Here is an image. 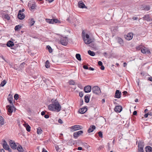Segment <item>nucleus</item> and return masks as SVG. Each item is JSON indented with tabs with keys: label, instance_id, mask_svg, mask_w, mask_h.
<instances>
[{
	"label": "nucleus",
	"instance_id": "2eb2a0df",
	"mask_svg": "<svg viewBox=\"0 0 152 152\" xmlns=\"http://www.w3.org/2000/svg\"><path fill=\"white\" fill-rule=\"evenodd\" d=\"M122 109V108L121 106H117L115 107L114 110L117 112L120 113Z\"/></svg>",
	"mask_w": 152,
	"mask_h": 152
},
{
	"label": "nucleus",
	"instance_id": "7c9ffc66",
	"mask_svg": "<svg viewBox=\"0 0 152 152\" xmlns=\"http://www.w3.org/2000/svg\"><path fill=\"white\" fill-rule=\"evenodd\" d=\"M26 126H25L26 127V130L28 132H29L30 131L31 127H30L29 125L27 124H26Z\"/></svg>",
	"mask_w": 152,
	"mask_h": 152
},
{
	"label": "nucleus",
	"instance_id": "f257e3e1",
	"mask_svg": "<svg viewBox=\"0 0 152 152\" xmlns=\"http://www.w3.org/2000/svg\"><path fill=\"white\" fill-rule=\"evenodd\" d=\"M48 109L51 111H56L57 112L61 110V106L58 102L56 100L55 102L53 104L48 106Z\"/></svg>",
	"mask_w": 152,
	"mask_h": 152
},
{
	"label": "nucleus",
	"instance_id": "dca6fc26",
	"mask_svg": "<svg viewBox=\"0 0 152 152\" xmlns=\"http://www.w3.org/2000/svg\"><path fill=\"white\" fill-rule=\"evenodd\" d=\"M87 108L86 107H85L79 109L78 112L81 114H84L87 111Z\"/></svg>",
	"mask_w": 152,
	"mask_h": 152
},
{
	"label": "nucleus",
	"instance_id": "09e8293b",
	"mask_svg": "<svg viewBox=\"0 0 152 152\" xmlns=\"http://www.w3.org/2000/svg\"><path fill=\"white\" fill-rule=\"evenodd\" d=\"M138 152H144V150L143 148H140V149H138Z\"/></svg>",
	"mask_w": 152,
	"mask_h": 152
},
{
	"label": "nucleus",
	"instance_id": "f3484780",
	"mask_svg": "<svg viewBox=\"0 0 152 152\" xmlns=\"http://www.w3.org/2000/svg\"><path fill=\"white\" fill-rule=\"evenodd\" d=\"M144 142L142 141H139L138 144V149L143 148L144 146Z\"/></svg>",
	"mask_w": 152,
	"mask_h": 152
},
{
	"label": "nucleus",
	"instance_id": "5701e85b",
	"mask_svg": "<svg viewBox=\"0 0 152 152\" xmlns=\"http://www.w3.org/2000/svg\"><path fill=\"white\" fill-rule=\"evenodd\" d=\"M143 18L144 20H145L147 21H150V18L149 15H145Z\"/></svg>",
	"mask_w": 152,
	"mask_h": 152
},
{
	"label": "nucleus",
	"instance_id": "c756f323",
	"mask_svg": "<svg viewBox=\"0 0 152 152\" xmlns=\"http://www.w3.org/2000/svg\"><path fill=\"white\" fill-rule=\"evenodd\" d=\"M17 149L18 151L20 152H23V149L20 145L18 146L17 147Z\"/></svg>",
	"mask_w": 152,
	"mask_h": 152
},
{
	"label": "nucleus",
	"instance_id": "412c9836",
	"mask_svg": "<svg viewBox=\"0 0 152 152\" xmlns=\"http://www.w3.org/2000/svg\"><path fill=\"white\" fill-rule=\"evenodd\" d=\"M14 43L13 42L10 40L9 41L7 44V46L9 47H12L14 46Z\"/></svg>",
	"mask_w": 152,
	"mask_h": 152
},
{
	"label": "nucleus",
	"instance_id": "4468645a",
	"mask_svg": "<svg viewBox=\"0 0 152 152\" xmlns=\"http://www.w3.org/2000/svg\"><path fill=\"white\" fill-rule=\"evenodd\" d=\"M121 93L118 90H117L115 91V98H120L121 97Z\"/></svg>",
	"mask_w": 152,
	"mask_h": 152
},
{
	"label": "nucleus",
	"instance_id": "4be33fe9",
	"mask_svg": "<svg viewBox=\"0 0 152 152\" xmlns=\"http://www.w3.org/2000/svg\"><path fill=\"white\" fill-rule=\"evenodd\" d=\"M145 149L146 152H152V148L150 146L146 147Z\"/></svg>",
	"mask_w": 152,
	"mask_h": 152
},
{
	"label": "nucleus",
	"instance_id": "423d86ee",
	"mask_svg": "<svg viewBox=\"0 0 152 152\" xmlns=\"http://www.w3.org/2000/svg\"><path fill=\"white\" fill-rule=\"evenodd\" d=\"M133 34L132 33H128L127 35H124V37L126 39L129 40L132 39L133 37Z\"/></svg>",
	"mask_w": 152,
	"mask_h": 152
},
{
	"label": "nucleus",
	"instance_id": "6e6552de",
	"mask_svg": "<svg viewBox=\"0 0 152 152\" xmlns=\"http://www.w3.org/2000/svg\"><path fill=\"white\" fill-rule=\"evenodd\" d=\"M83 132V131L82 130L75 132L73 134V136L75 139H76L79 136L81 135Z\"/></svg>",
	"mask_w": 152,
	"mask_h": 152
},
{
	"label": "nucleus",
	"instance_id": "5fc2aeb1",
	"mask_svg": "<svg viewBox=\"0 0 152 152\" xmlns=\"http://www.w3.org/2000/svg\"><path fill=\"white\" fill-rule=\"evenodd\" d=\"M83 67L85 69H88V66L86 65H84L83 66Z\"/></svg>",
	"mask_w": 152,
	"mask_h": 152
},
{
	"label": "nucleus",
	"instance_id": "49530a36",
	"mask_svg": "<svg viewBox=\"0 0 152 152\" xmlns=\"http://www.w3.org/2000/svg\"><path fill=\"white\" fill-rule=\"evenodd\" d=\"M14 98L15 100H17L19 98L18 95L17 94H15L14 96Z\"/></svg>",
	"mask_w": 152,
	"mask_h": 152
},
{
	"label": "nucleus",
	"instance_id": "a878e982",
	"mask_svg": "<svg viewBox=\"0 0 152 152\" xmlns=\"http://www.w3.org/2000/svg\"><path fill=\"white\" fill-rule=\"evenodd\" d=\"M84 99H85V102L86 103H87L89 102V98L88 97V95H87L85 96V98H84Z\"/></svg>",
	"mask_w": 152,
	"mask_h": 152
},
{
	"label": "nucleus",
	"instance_id": "052dcab7",
	"mask_svg": "<svg viewBox=\"0 0 152 152\" xmlns=\"http://www.w3.org/2000/svg\"><path fill=\"white\" fill-rule=\"evenodd\" d=\"M137 114V111H134L133 112V115H136Z\"/></svg>",
	"mask_w": 152,
	"mask_h": 152
},
{
	"label": "nucleus",
	"instance_id": "4c0bfd02",
	"mask_svg": "<svg viewBox=\"0 0 152 152\" xmlns=\"http://www.w3.org/2000/svg\"><path fill=\"white\" fill-rule=\"evenodd\" d=\"M55 148L56 151L58 152L60 151V148L59 147L58 145H55Z\"/></svg>",
	"mask_w": 152,
	"mask_h": 152
},
{
	"label": "nucleus",
	"instance_id": "aec40b11",
	"mask_svg": "<svg viewBox=\"0 0 152 152\" xmlns=\"http://www.w3.org/2000/svg\"><path fill=\"white\" fill-rule=\"evenodd\" d=\"M96 128V127L94 125L92 126H90V128L88 129V133L92 132Z\"/></svg>",
	"mask_w": 152,
	"mask_h": 152
},
{
	"label": "nucleus",
	"instance_id": "b1692460",
	"mask_svg": "<svg viewBox=\"0 0 152 152\" xmlns=\"http://www.w3.org/2000/svg\"><path fill=\"white\" fill-rule=\"evenodd\" d=\"M60 21L58 20V19L53 18L52 19V24H53L55 23H60Z\"/></svg>",
	"mask_w": 152,
	"mask_h": 152
},
{
	"label": "nucleus",
	"instance_id": "0e129e2a",
	"mask_svg": "<svg viewBox=\"0 0 152 152\" xmlns=\"http://www.w3.org/2000/svg\"><path fill=\"white\" fill-rule=\"evenodd\" d=\"M42 152H48V151L44 148H43L42 149Z\"/></svg>",
	"mask_w": 152,
	"mask_h": 152
},
{
	"label": "nucleus",
	"instance_id": "e2e57ef3",
	"mask_svg": "<svg viewBox=\"0 0 152 152\" xmlns=\"http://www.w3.org/2000/svg\"><path fill=\"white\" fill-rule=\"evenodd\" d=\"M148 113H146V114H145L144 115V117L145 118H147L148 117Z\"/></svg>",
	"mask_w": 152,
	"mask_h": 152
},
{
	"label": "nucleus",
	"instance_id": "c03bdc74",
	"mask_svg": "<svg viewBox=\"0 0 152 152\" xmlns=\"http://www.w3.org/2000/svg\"><path fill=\"white\" fill-rule=\"evenodd\" d=\"M46 21L49 23L52 24V19H47L46 20Z\"/></svg>",
	"mask_w": 152,
	"mask_h": 152
},
{
	"label": "nucleus",
	"instance_id": "37998d69",
	"mask_svg": "<svg viewBox=\"0 0 152 152\" xmlns=\"http://www.w3.org/2000/svg\"><path fill=\"white\" fill-rule=\"evenodd\" d=\"M98 134L99 136L101 138H102L103 137V134L102 132L99 131L98 132Z\"/></svg>",
	"mask_w": 152,
	"mask_h": 152
},
{
	"label": "nucleus",
	"instance_id": "a18cd8bd",
	"mask_svg": "<svg viewBox=\"0 0 152 152\" xmlns=\"http://www.w3.org/2000/svg\"><path fill=\"white\" fill-rule=\"evenodd\" d=\"M36 5L35 4H32L31 6V8L32 10H34L35 9Z\"/></svg>",
	"mask_w": 152,
	"mask_h": 152
},
{
	"label": "nucleus",
	"instance_id": "bf43d9fd",
	"mask_svg": "<svg viewBox=\"0 0 152 152\" xmlns=\"http://www.w3.org/2000/svg\"><path fill=\"white\" fill-rule=\"evenodd\" d=\"M103 148V147L102 146H101L99 148H98V149L99 150H100L102 149Z\"/></svg>",
	"mask_w": 152,
	"mask_h": 152
},
{
	"label": "nucleus",
	"instance_id": "f03ea898",
	"mask_svg": "<svg viewBox=\"0 0 152 152\" xmlns=\"http://www.w3.org/2000/svg\"><path fill=\"white\" fill-rule=\"evenodd\" d=\"M92 92L94 94L98 95L100 94L101 93L100 89L98 86H94L93 87Z\"/></svg>",
	"mask_w": 152,
	"mask_h": 152
},
{
	"label": "nucleus",
	"instance_id": "c9c22d12",
	"mask_svg": "<svg viewBox=\"0 0 152 152\" xmlns=\"http://www.w3.org/2000/svg\"><path fill=\"white\" fill-rule=\"evenodd\" d=\"M42 129H40V128H38L37 129V133L38 134H41L42 133Z\"/></svg>",
	"mask_w": 152,
	"mask_h": 152
},
{
	"label": "nucleus",
	"instance_id": "39448f33",
	"mask_svg": "<svg viewBox=\"0 0 152 152\" xmlns=\"http://www.w3.org/2000/svg\"><path fill=\"white\" fill-rule=\"evenodd\" d=\"M7 107L8 109V114L10 115H11V113H12L13 110L15 109V107L11 105H7Z\"/></svg>",
	"mask_w": 152,
	"mask_h": 152
},
{
	"label": "nucleus",
	"instance_id": "e433bc0d",
	"mask_svg": "<svg viewBox=\"0 0 152 152\" xmlns=\"http://www.w3.org/2000/svg\"><path fill=\"white\" fill-rule=\"evenodd\" d=\"M144 9L145 10H150V7L149 6H146L144 7Z\"/></svg>",
	"mask_w": 152,
	"mask_h": 152
},
{
	"label": "nucleus",
	"instance_id": "ea45409f",
	"mask_svg": "<svg viewBox=\"0 0 152 152\" xmlns=\"http://www.w3.org/2000/svg\"><path fill=\"white\" fill-rule=\"evenodd\" d=\"M86 35L85 32L84 31H83L82 33V36L83 39H84V38H85V36H86Z\"/></svg>",
	"mask_w": 152,
	"mask_h": 152
},
{
	"label": "nucleus",
	"instance_id": "13d9d810",
	"mask_svg": "<svg viewBox=\"0 0 152 152\" xmlns=\"http://www.w3.org/2000/svg\"><path fill=\"white\" fill-rule=\"evenodd\" d=\"M58 122L60 124H62L63 123L62 120L60 119H58Z\"/></svg>",
	"mask_w": 152,
	"mask_h": 152
},
{
	"label": "nucleus",
	"instance_id": "f704fd0d",
	"mask_svg": "<svg viewBox=\"0 0 152 152\" xmlns=\"http://www.w3.org/2000/svg\"><path fill=\"white\" fill-rule=\"evenodd\" d=\"M49 64L50 63L47 60L46 61L45 64V66L47 68H48L50 67V66L49 65Z\"/></svg>",
	"mask_w": 152,
	"mask_h": 152
},
{
	"label": "nucleus",
	"instance_id": "cd10ccee",
	"mask_svg": "<svg viewBox=\"0 0 152 152\" xmlns=\"http://www.w3.org/2000/svg\"><path fill=\"white\" fill-rule=\"evenodd\" d=\"M76 58L79 61H80L81 60V56L79 54H76Z\"/></svg>",
	"mask_w": 152,
	"mask_h": 152
},
{
	"label": "nucleus",
	"instance_id": "2f4dec72",
	"mask_svg": "<svg viewBox=\"0 0 152 152\" xmlns=\"http://www.w3.org/2000/svg\"><path fill=\"white\" fill-rule=\"evenodd\" d=\"M21 28V26L19 25L16 26L15 28V31H18Z\"/></svg>",
	"mask_w": 152,
	"mask_h": 152
},
{
	"label": "nucleus",
	"instance_id": "bb28decb",
	"mask_svg": "<svg viewBox=\"0 0 152 152\" xmlns=\"http://www.w3.org/2000/svg\"><path fill=\"white\" fill-rule=\"evenodd\" d=\"M88 53L91 56H94L95 55V54L93 51H91L90 50H89L88 51Z\"/></svg>",
	"mask_w": 152,
	"mask_h": 152
},
{
	"label": "nucleus",
	"instance_id": "c85d7f7f",
	"mask_svg": "<svg viewBox=\"0 0 152 152\" xmlns=\"http://www.w3.org/2000/svg\"><path fill=\"white\" fill-rule=\"evenodd\" d=\"M117 41L121 45L123 43V40L120 37H118V38Z\"/></svg>",
	"mask_w": 152,
	"mask_h": 152
},
{
	"label": "nucleus",
	"instance_id": "a19ab883",
	"mask_svg": "<svg viewBox=\"0 0 152 152\" xmlns=\"http://www.w3.org/2000/svg\"><path fill=\"white\" fill-rule=\"evenodd\" d=\"M8 100L10 104L12 103L13 98H12L10 97L8 98Z\"/></svg>",
	"mask_w": 152,
	"mask_h": 152
},
{
	"label": "nucleus",
	"instance_id": "0eeeda50",
	"mask_svg": "<svg viewBox=\"0 0 152 152\" xmlns=\"http://www.w3.org/2000/svg\"><path fill=\"white\" fill-rule=\"evenodd\" d=\"M83 127L79 125H75L71 127V128L74 131H76L79 129H83Z\"/></svg>",
	"mask_w": 152,
	"mask_h": 152
},
{
	"label": "nucleus",
	"instance_id": "79ce46f5",
	"mask_svg": "<svg viewBox=\"0 0 152 152\" xmlns=\"http://www.w3.org/2000/svg\"><path fill=\"white\" fill-rule=\"evenodd\" d=\"M69 83L70 85H74L75 82L73 80H71L69 82Z\"/></svg>",
	"mask_w": 152,
	"mask_h": 152
},
{
	"label": "nucleus",
	"instance_id": "7ed1b4c3",
	"mask_svg": "<svg viewBox=\"0 0 152 152\" xmlns=\"http://www.w3.org/2000/svg\"><path fill=\"white\" fill-rule=\"evenodd\" d=\"M68 42V39L66 37H61L60 41V43L64 46H66L67 45Z\"/></svg>",
	"mask_w": 152,
	"mask_h": 152
},
{
	"label": "nucleus",
	"instance_id": "72a5a7b5",
	"mask_svg": "<svg viewBox=\"0 0 152 152\" xmlns=\"http://www.w3.org/2000/svg\"><path fill=\"white\" fill-rule=\"evenodd\" d=\"M7 81H6V80H4L1 82L0 86H1L3 87L5 85Z\"/></svg>",
	"mask_w": 152,
	"mask_h": 152
},
{
	"label": "nucleus",
	"instance_id": "6e6d98bb",
	"mask_svg": "<svg viewBox=\"0 0 152 152\" xmlns=\"http://www.w3.org/2000/svg\"><path fill=\"white\" fill-rule=\"evenodd\" d=\"M44 117L46 118H49V115L48 114L45 115Z\"/></svg>",
	"mask_w": 152,
	"mask_h": 152
},
{
	"label": "nucleus",
	"instance_id": "6ab92c4d",
	"mask_svg": "<svg viewBox=\"0 0 152 152\" xmlns=\"http://www.w3.org/2000/svg\"><path fill=\"white\" fill-rule=\"evenodd\" d=\"M3 142H4L2 145L3 148L6 150L7 149H8L9 147L8 145L7 144L5 140H3Z\"/></svg>",
	"mask_w": 152,
	"mask_h": 152
},
{
	"label": "nucleus",
	"instance_id": "864d4df0",
	"mask_svg": "<svg viewBox=\"0 0 152 152\" xmlns=\"http://www.w3.org/2000/svg\"><path fill=\"white\" fill-rule=\"evenodd\" d=\"M98 64L99 66H101L103 65L102 64V63L101 61H99L98 62Z\"/></svg>",
	"mask_w": 152,
	"mask_h": 152
},
{
	"label": "nucleus",
	"instance_id": "603ef678",
	"mask_svg": "<svg viewBox=\"0 0 152 152\" xmlns=\"http://www.w3.org/2000/svg\"><path fill=\"white\" fill-rule=\"evenodd\" d=\"M85 37L86 39H89L90 38L89 35L88 34H86V36H85Z\"/></svg>",
	"mask_w": 152,
	"mask_h": 152
},
{
	"label": "nucleus",
	"instance_id": "f8f14e48",
	"mask_svg": "<svg viewBox=\"0 0 152 152\" xmlns=\"http://www.w3.org/2000/svg\"><path fill=\"white\" fill-rule=\"evenodd\" d=\"M18 17L19 19L22 20L25 18V15L23 13H20V11H19L18 15Z\"/></svg>",
	"mask_w": 152,
	"mask_h": 152
},
{
	"label": "nucleus",
	"instance_id": "1a4fd4ad",
	"mask_svg": "<svg viewBox=\"0 0 152 152\" xmlns=\"http://www.w3.org/2000/svg\"><path fill=\"white\" fill-rule=\"evenodd\" d=\"M83 40L86 44H88L91 43L93 41L94 39H91L90 38L86 39L85 38H84Z\"/></svg>",
	"mask_w": 152,
	"mask_h": 152
},
{
	"label": "nucleus",
	"instance_id": "393cba45",
	"mask_svg": "<svg viewBox=\"0 0 152 152\" xmlns=\"http://www.w3.org/2000/svg\"><path fill=\"white\" fill-rule=\"evenodd\" d=\"M4 124V119L0 115V125L1 126Z\"/></svg>",
	"mask_w": 152,
	"mask_h": 152
},
{
	"label": "nucleus",
	"instance_id": "774afa93",
	"mask_svg": "<svg viewBox=\"0 0 152 152\" xmlns=\"http://www.w3.org/2000/svg\"><path fill=\"white\" fill-rule=\"evenodd\" d=\"M0 152H4V151L3 149H0Z\"/></svg>",
	"mask_w": 152,
	"mask_h": 152
},
{
	"label": "nucleus",
	"instance_id": "8fccbe9b",
	"mask_svg": "<svg viewBox=\"0 0 152 152\" xmlns=\"http://www.w3.org/2000/svg\"><path fill=\"white\" fill-rule=\"evenodd\" d=\"M79 96L81 97H82L83 95V92H81L79 93Z\"/></svg>",
	"mask_w": 152,
	"mask_h": 152
},
{
	"label": "nucleus",
	"instance_id": "9b49d317",
	"mask_svg": "<svg viewBox=\"0 0 152 152\" xmlns=\"http://www.w3.org/2000/svg\"><path fill=\"white\" fill-rule=\"evenodd\" d=\"M91 90V87L90 86H87L85 87L84 91L86 93H89Z\"/></svg>",
	"mask_w": 152,
	"mask_h": 152
},
{
	"label": "nucleus",
	"instance_id": "20e7f679",
	"mask_svg": "<svg viewBox=\"0 0 152 152\" xmlns=\"http://www.w3.org/2000/svg\"><path fill=\"white\" fill-rule=\"evenodd\" d=\"M67 20L70 23H75L76 24L78 23L77 19L75 17H69Z\"/></svg>",
	"mask_w": 152,
	"mask_h": 152
},
{
	"label": "nucleus",
	"instance_id": "680f3d73",
	"mask_svg": "<svg viewBox=\"0 0 152 152\" xmlns=\"http://www.w3.org/2000/svg\"><path fill=\"white\" fill-rule=\"evenodd\" d=\"M88 69H89L90 70H91V71H93L94 70V69L93 68L91 67H90Z\"/></svg>",
	"mask_w": 152,
	"mask_h": 152
},
{
	"label": "nucleus",
	"instance_id": "9d476101",
	"mask_svg": "<svg viewBox=\"0 0 152 152\" xmlns=\"http://www.w3.org/2000/svg\"><path fill=\"white\" fill-rule=\"evenodd\" d=\"M10 147L12 149H16L17 145L12 140H10Z\"/></svg>",
	"mask_w": 152,
	"mask_h": 152
},
{
	"label": "nucleus",
	"instance_id": "3c124183",
	"mask_svg": "<svg viewBox=\"0 0 152 152\" xmlns=\"http://www.w3.org/2000/svg\"><path fill=\"white\" fill-rule=\"evenodd\" d=\"M25 64L24 63H23L20 64V67L21 68H23V67L24 65Z\"/></svg>",
	"mask_w": 152,
	"mask_h": 152
},
{
	"label": "nucleus",
	"instance_id": "de8ad7c7",
	"mask_svg": "<svg viewBox=\"0 0 152 152\" xmlns=\"http://www.w3.org/2000/svg\"><path fill=\"white\" fill-rule=\"evenodd\" d=\"M35 23V21L33 20V19H32L31 20V26H33L34 23Z\"/></svg>",
	"mask_w": 152,
	"mask_h": 152
},
{
	"label": "nucleus",
	"instance_id": "a211bd4d",
	"mask_svg": "<svg viewBox=\"0 0 152 152\" xmlns=\"http://www.w3.org/2000/svg\"><path fill=\"white\" fill-rule=\"evenodd\" d=\"M141 51L142 53L144 54H146V53L149 54L151 53L150 51L145 47H144V48L141 49Z\"/></svg>",
	"mask_w": 152,
	"mask_h": 152
},
{
	"label": "nucleus",
	"instance_id": "338daca9",
	"mask_svg": "<svg viewBox=\"0 0 152 152\" xmlns=\"http://www.w3.org/2000/svg\"><path fill=\"white\" fill-rule=\"evenodd\" d=\"M45 112L44 111H42L41 113V114L42 115H45Z\"/></svg>",
	"mask_w": 152,
	"mask_h": 152
},
{
	"label": "nucleus",
	"instance_id": "4d7b16f0",
	"mask_svg": "<svg viewBox=\"0 0 152 152\" xmlns=\"http://www.w3.org/2000/svg\"><path fill=\"white\" fill-rule=\"evenodd\" d=\"M101 68H100V69L101 70H104V67L103 65H102V66H101Z\"/></svg>",
	"mask_w": 152,
	"mask_h": 152
},
{
	"label": "nucleus",
	"instance_id": "ddd939ff",
	"mask_svg": "<svg viewBox=\"0 0 152 152\" xmlns=\"http://www.w3.org/2000/svg\"><path fill=\"white\" fill-rule=\"evenodd\" d=\"M78 6L79 7L82 8H86L87 7L82 1H80L78 3Z\"/></svg>",
	"mask_w": 152,
	"mask_h": 152
},
{
	"label": "nucleus",
	"instance_id": "69168bd1",
	"mask_svg": "<svg viewBox=\"0 0 152 152\" xmlns=\"http://www.w3.org/2000/svg\"><path fill=\"white\" fill-rule=\"evenodd\" d=\"M138 19V18L137 17H133V18H132V19L134 20H137Z\"/></svg>",
	"mask_w": 152,
	"mask_h": 152
},
{
	"label": "nucleus",
	"instance_id": "473e14b6",
	"mask_svg": "<svg viewBox=\"0 0 152 152\" xmlns=\"http://www.w3.org/2000/svg\"><path fill=\"white\" fill-rule=\"evenodd\" d=\"M47 48L48 50V51L50 53H51L53 52L52 49L50 46H49V45L47 46Z\"/></svg>",
	"mask_w": 152,
	"mask_h": 152
},
{
	"label": "nucleus",
	"instance_id": "58836bf2",
	"mask_svg": "<svg viewBox=\"0 0 152 152\" xmlns=\"http://www.w3.org/2000/svg\"><path fill=\"white\" fill-rule=\"evenodd\" d=\"M4 18L5 19H7V20H9L10 19L9 16L8 14L5 15Z\"/></svg>",
	"mask_w": 152,
	"mask_h": 152
}]
</instances>
